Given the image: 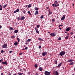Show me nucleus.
<instances>
[{"label": "nucleus", "mask_w": 75, "mask_h": 75, "mask_svg": "<svg viewBox=\"0 0 75 75\" xmlns=\"http://www.w3.org/2000/svg\"><path fill=\"white\" fill-rule=\"evenodd\" d=\"M65 54V52L64 51H62L60 52L59 54V55L61 56H62V55H64Z\"/></svg>", "instance_id": "obj_1"}, {"label": "nucleus", "mask_w": 75, "mask_h": 75, "mask_svg": "<svg viewBox=\"0 0 75 75\" xmlns=\"http://www.w3.org/2000/svg\"><path fill=\"white\" fill-rule=\"evenodd\" d=\"M54 4L55 7L59 6V4H58V1H55Z\"/></svg>", "instance_id": "obj_2"}, {"label": "nucleus", "mask_w": 75, "mask_h": 75, "mask_svg": "<svg viewBox=\"0 0 75 75\" xmlns=\"http://www.w3.org/2000/svg\"><path fill=\"white\" fill-rule=\"evenodd\" d=\"M45 75H50L51 72H48V71H45Z\"/></svg>", "instance_id": "obj_3"}, {"label": "nucleus", "mask_w": 75, "mask_h": 75, "mask_svg": "<svg viewBox=\"0 0 75 75\" xmlns=\"http://www.w3.org/2000/svg\"><path fill=\"white\" fill-rule=\"evenodd\" d=\"M50 35L52 37H55L56 35L54 33H52L50 34Z\"/></svg>", "instance_id": "obj_4"}, {"label": "nucleus", "mask_w": 75, "mask_h": 75, "mask_svg": "<svg viewBox=\"0 0 75 75\" xmlns=\"http://www.w3.org/2000/svg\"><path fill=\"white\" fill-rule=\"evenodd\" d=\"M47 54V53L46 52H44L42 53V55H43V56H45Z\"/></svg>", "instance_id": "obj_5"}, {"label": "nucleus", "mask_w": 75, "mask_h": 75, "mask_svg": "<svg viewBox=\"0 0 75 75\" xmlns=\"http://www.w3.org/2000/svg\"><path fill=\"white\" fill-rule=\"evenodd\" d=\"M2 47L3 48H7V45L4 44L2 45Z\"/></svg>", "instance_id": "obj_6"}, {"label": "nucleus", "mask_w": 75, "mask_h": 75, "mask_svg": "<svg viewBox=\"0 0 75 75\" xmlns=\"http://www.w3.org/2000/svg\"><path fill=\"white\" fill-rule=\"evenodd\" d=\"M2 64L4 65H7V63L6 62V61H5L4 62H2Z\"/></svg>", "instance_id": "obj_7"}, {"label": "nucleus", "mask_w": 75, "mask_h": 75, "mask_svg": "<svg viewBox=\"0 0 75 75\" xmlns=\"http://www.w3.org/2000/svg\"><path fill=\"white\" fill-rule=\"evenodd\" d=\"M65 16L64 15H63V17H62V18H61V20H64V19H65Z\"/></svg>", "instance_id": "obj_8"}, {"label": "nucleus", "mask_w": 75, "mask_h": 75, "mask_svg": "<svg viewBox=\"0 0 75 75\" xmlns=\"http://www.w3.org/2000/svg\"><path fill=\"white\" fill-rule=\"evenodd\" d=\"M19 11V9H17L16 11H14L13 13H18Z\"/></svg>", "instance_id": "obj_9"}, {"label": "nucleus", "mask_w": 75, "mask_h": 75, "mask_svg": "<svg viewBox=\"0 0 75 75\" xmlns=\"http://www.w3.org/2000/svg\"><path fill=\"white\" fill-rule=\"evenodd\" d=\"M24 18H25V17L24 16H21L20 20H24Z\"/></svg>", "instance_id": "obj_10"}, {"label": "nucleus", "mask_w": 75, "mask_h": 75, "mask_svg": "<svg viewBox=\"0 0 75 75\" xmlns=\"http://www.w3.org/2000/svg\"><path fill=\"white\" fill-rule=\"evenodd\" d=\"M39 13H38V11H35V15L36 16V15H38V14Z\"/></svg>", "instance_id": "obj_11"}, {"label": "nucleus", "mask_w": 75, "mask_h": 75, "mask_svg": "<svg viewBox=\"0 0 75 75\" xmlns=\"http://www.w3.org/2000/svg\"><path fill=\"white\" fill-rule=\"evenodd\" d=\"M73 61H74V60L72 59H69L67 61V62H73Z\"/></svg>", "instance_id": "obj_12"}, {"label": "nucleus", "mask_w": 75, "mask_h": 75, "mask_svg": "<svg viewBox=\"0 0 75 75\" xmlns=\"http://www.w3.org/2000/svg\"><path fill=\"white\" fill-rule=\"evenodd\" d=\"M70 29H71V28H68L66 29V31H69V30H70Z\"/></svg>", "instance_id": "obj_13"}, {"label": "nucleus", "mask_w": 75, "mask_h": 75, "mask_svg": "<svg viewBox=\"0 0 75 75\" xmlns=\"http://www.w3.org/2000/svg\"><path fill=\"white\" fill-rule=\"evenodd\" d=\"M48 11L49 13L50 14H52V12L51 11H50V10L49 9Z\"/></svg>", "instance_id": "obj_14"}, {"label": "nucleus", "mask_w": 75, "mask_h": 75, "mask_svg": "<svg viewBox=\"0 0 75 75\" xmlns=\"http://www.w3.org/2000/svg\"><path fill=\"white\" fill-rule=\"evenodd\" d=\"M39 71H42V70H43V69H42V68H41V67H40L39 68Z\"/></svg>", "instance_id": "obj_15"}, {"label": "nucleus", "mask_w": 75, "mask_h": 75, "mask_svg": "<svg viewBox=\"0 0 75 75\" xmlns=\"http://www.w3.org/2000/svg\"><path fill=\"white\" fill-rule=\"evenodd\" d=\"M69 65H74V62H71L69 64Z\"/></svg>", "instance_id": "obj_16"}, {"label": "nucleus", "mask_w": 75, "mask_h": 75, "mask_svg": "<svg viewBox=\"0 0 75 75\" xmlns=\"http://www.w3.org/2000/svg\"><path fill=\"white\" fill-rule=\"evenodd\" d=\"M35 10H36V11H37L38 10V8L37 7H35Z\"/></svg>", "instance_id": "obj_17"}, {"label": "nucleus", "mask_w": 75, "mask_h": 75, "mask_svg": "<svg viewBox=\"0 0 75 75\" xmlns=\"http://www.w3.org/2000/svg\"><path fill=\"white\" fill-rule=\"evenodd\" d=\"M17 44H18V42H15L14 43V45L16 46V45H17Z\"/></svg>", "instance_id": "obj_18"}, {"label": "nucleus", "mask_w": 75, "mask_h": 75, "mask_svg": "<svg viewBox=\"0 0 75 75\" xmlns=\"http://www.w3.org/2000/svg\"><path fill=\"white\" fill-rule=\"evenodd\" d=\"M17 74L18 75H23V73H20L18 74Z\"/></svg>", "instance_id": "obj_19"}, {"label": "nucleus", "mask_w": 75, "mask_h": 75, "mask_svg": "<svg viewBox=\"0 0 75 75\" xmlns=\"http://www.w3.org/2000/svg\"><path fill=\"white\" fill-rule=\"evenodd\" d=\"M68 34V35L65 37V39H67L68 38V37H69V36H68L69 35V34Z\"/></svg>", "instance_id": "obj_20"}, {"label": "nucleus", "mask_w": 75, "mask_h": 75, "mask_svg": "<svg viewBox=\"0 0 75 75\" xmlns=\"http://www.w3.org/2000/svg\"><path fill=\"white\" fill-rule=\"evenodd\" d=\"M14 33H18V30H15Z\"/></svg>", "instance_id": "obj_21"}, {"label": "nucleus", "mask_w": 75, "mask_h": 75, "mask_svg": "<svg viewBox=\"0 0 75 75\" xmlns=\"http://www.w3.org/2000/svg\"><path fill=\"white\" fill-rule=\"evenodd\" d=\"M10 29L11 30H14V29L12 27H10Z\"/></svg>", "instance_id": "obj_22"}, {"label": "nucleus", "mask_w": 75, "mask_h": 75, "mask_svg": "<svg viewBox=\"0 0 75 75\" xmlns=\"http://www.w3.org/2000/svg\"><path fill=\"white\" fill-rule=\"evenodd\" d=\"M55 74H56V75H59L58 74V72H57V71H56Z\"/></svg>", "instance_id": "obj_23"}, {"label": "nucleus", "mask_w": 75, "mask_h": 75, "mask_svg": "<svg viewBox=\"0 0 75 75\" xmlns=\"http://www.w3.org/2000/svg\"><path fill=\"white\" fill-rule=\"evenodd\" d=\"M36 32L37 33H38V34H39V31H38V30H36Z\"/></svg>", "instance_id": "obj_24"}, {"label": "nucleus", "mask_w": 75, "mask_h": 75, "mask_svg": "<svg viewBox=\"0 0 75 75\" xmlns=\"http://www.w3.org/2000/svg\"><path fill=\"white\" fill-rule=\"evenodd\" d=\"M35 68H37L38 67V65L37 64H35Z\"/></svg>", "instance_id": "obj_25"}, {"label": "nucleus", "mask_w": 75, "mask_h": 75, "mask_svg": "<svg viewBox=\"0 0 75 75\" xmlns=\"http://www.w3.org/2000/svg\"><path fill=\"white\" fill-rule=\"evenodd\" d=\"M40 18H41L42 19V18H44V16H43V15H42L40 17Z\"/></svg>", "instance_id": "obj_26"}, {"label": "nucleus", "mask_w": 75, "mask_h": 75, "mask_svg": "<svg viewBox=\"0 0 75 75\" xmlns=\"http://www.w3.org/2000/svg\"><path fill=\"white\" fill-rule=\"evenodd\" d=\"M15 37H16V36H14V35H13L11 37V38H15Z\"/></svg>", "instance_id": "obj_27"}, {"label": "nucleus", "mask_w": 75, "mask_h": 75, "mask_svg": "<svg viewBox=\"0 0 75 75\" xmlns=\"http://www.w3.org/2000/svg\"><path fill=\"white\" fill-rule=\"evenodd\" d=\"M38 40H40V41H42V39L41 38H38Z\"/></svg>", "instance_id": "obj_28"}, {"label": "nucleus", "mask_w": 75, "mask_h": 75, "mask_svg": "<svg viewBox=\"0 0 75 75\" xmlns=\"http://www.w3.org/2000/svg\"><path fill=\"white\" fill-rule=\"evenodd\" d=\"M52 21L53 22H55V19L53 18L52 19Z\"/></svg>", "instance_id": "obj_29"}, {"label": "nucleus", "mask_w": 75, "mask_h": 75, "mask_svg": "<svg viewBox=\"0 0 75 75\" xmlns=\"http://www.w3.org/2000/svg\"><path fill=\"white\" fill-rule=\"evenodd\" d=\"M55 63V64H57V61L56 60H54Z\"/></svg>", "instance_id": "obj_30"}, {"label": "nucleus", "mask_w": 75, "mask_h": 75, "mask_svg": "<svg viewBox=\"0 0 75 75\" xmlns=\"http://www.w3.org/2000/svg\"><path fill=\"white\" fill-rule=\"evenodd\" d=\"M61 64L60 63L58 64V67H61Z\"/></svg>", "instance_id": "obj_31"}, {"label": "nucleus", "mask_w": 75, "mask_h": 75, "mask_svg": "<svg viewBox=\"0 0 75 75\" xmlns=\"http://www.w3.org/2000/svg\"><path fill=\"white\" fill-rule=\"evenodd\" d=\"M31 7V4H29L28 6V7L30 8V7Z\"/></svg>", "instance_id": "obj_32"}, {"label": "nucleus", "mask_w": 75, "mask_h": 75, "mask_svg": "<svg viewBox=\"0 0 75 75\" xmlns=\"http://www.w3.org/2000/svg\"><path fill=\"white\" fill-rule=\"evenodd\" d=\"M27 41L28 42H29L30 41H31V39H29Z\"/></svg>", "instance_id": "obj_33"}, {"label": "nucleus", "mask_w": 75, "mask_h": 75, "mask_svg": "<svg viewBox=\"0 0 75 75\" xmlns=\"http://www.w3.org/2000/svg\"><path fill=\"white\" fill-rule=\"evenodd\" d=\"M37 28H40V25H37Z\"/></svg>", "instance_id": "obj_34"}, {"label": "nucleus", "mask_w": 75, "mask_h": 75, "mask_svg": "<svg viewBox=\"0 0 75 75\" xmlns=\"http://www.w3.org/2000/svg\"><path fill=\"white\" fill-rule=\"evenodd\" d=\"M23 12L24 13V14H25V10L23 11Z\"/></svg>", "instance_id": "obj_35"}, {"label": "nucleus", "mask_w": 75, "mask_h": 75, "mask_svg": "<svg viewBox=\"0 0 75 75\" xmlns=\"http://www.w3.org/2000/svg\"><path fill=\"white\" fill-rule=\"evenodd\" d=\"M7 4H6V5H5L4 6V8H5L6 7V6H7Z\"/></svg>", "instance_id": "obj_36"}, {"label": "nucleus", "mask_w": 75, "mask_h": 75, "mask_svg": "<svg viewBox=\"0 0 75 75\" xmlns=\"http://www.w3.org/2000/svg\"><path fill=\"white\" fill-rule=\"evenodd\" d=\"M17 19L18 20H20V18H19V17H18L17 18Z\"/></svg>", "instance_id": "obj_37"}, {"label": "nucleus", "mask_w": 75, "mask_h": 75, "mask_svg": "<svg viewBox=\"0 0 75 75\" xmlns=\"http://www.w3.org/2000/svg\"><path fill=\"white\" fill-rule=\"evenodd\" d=\"M1 53H3L4 52V51L3 50H1Z\"/></svg>", "instance_id": "obj_38"}, {"label": "nucleus", "mask_w": 75, "mask_h": 75, "mask_svg": "<svg viewBox=\"0 0 75 75\" xmlns=\"http://www.w3.org/2000/svg\"><path fill=\"white\" fill-rule=\"evenodd\" d=\"M17 40L18 42H19V41H20V39L18 38H17Z\"/></svg>", "instance_id": "obj_39"}, {"label": "nucleus", "mask_w": 75, "mask_h": 75, "mask_svg": "<svg viewBox=\"0 0 75 75\" xmlns=\"http://www.w3.org/2000/svg\"><path fill=\"white\" fill-rule=\"evenodd\" d=\"M28 49V47H26L25 48V50H27Z\"/></svg>", "instance_id": "obj_40"}, {"label": "nucleus", "mask_w": 75, "mask_h": 75, "mask_svg": "<svg viewBox=\"0 0 75 75\" xmlns=\"http://www.w3.org/2000/svg\"><path fill=\"white\" fill-rule=\"evenodd\" d=\"M28 14H30L31 13L30 12V11H28Z\"/></svg>", "instance_id": "obj_41"}, {"label": "nucleus", "mask_w": 75, "mask_h": 75, "mask_svg": "<svg viewBox=\"0 0 75 75\" xmlns=\"http://www.w3.org/2000/svg\"><path fill=\"white\" fill-rule=\"evenodd\" d=\"M41 48V46H39V49H40Z\"/></svg>", "instance_id": "obj_42"}, {"label": "nucleus", "mask_w": 75, "mask_h": 75, "mask_svg": "<svg viewBox=\"0 0 75 75\" xmlns=\"http://www.w3.org/2000/svg\"><path fill=\"white\" fill-rule=\"evenodd\" d=\"M2 61H3V59H1L0 60V62H2Z\"/></svg>", "instance_id": "obj_43"}, {"label": "nucleus", "mask_w": 75, "mask_h": 75, "mask_svg": "<svg viewBox=\"0 0 75 75\" xmlns=\"http://www.w3.org/2000/svg\"><path fill=\"white\" fill-rule=\"evenodd\" d=\"M61 38L60 37H59V38H58V40H61Z\"/></svg>", "instance_id": "obj_44"}, {"label": "nucleus", "mask_w": 75, "mask_h": 75, "mask_svg": "<svg viewBox=\"0 0 75 75\" xmlns=\"http://www.w3.org/2000/svg\"><path fill=\"white\" fill-rule=\"evenodd\" d=\"M2 8H3L2 7H1L0 8V10H2Z\"/></svg>", "instance_id": "obj_45"}, {"label": "nucleus", "mask_w": 75, "mask_h": 75, "mask_svg": "<svg viewBox=\"0 0 75 75\" xmlns=\"http://www.w3.org/2000/svg\"><path fill=\"white\" fill-rule=\"evenodd\" d=\"M52 6L53 7H54V6H55V4H52Z\"/></svg>", "instance_id": "obj_46"}, {"label": "nucleus", "mask_w": 75, "mask_h": 75, "mask_svg": "<svg viewBox=\"0 0 75 75\" xmlns=\"http://www.w3.org/2000/svg\"><path fill=\"white\" fill-rule=\"evenodd\" d=\"M13 52L12 51H9V53H11V52Z\"/></svg>", "instance_id": "obj_47"}, {"label": "nucleus", "mask_w": 75, "mask_h": 75, "mask_svg": "<svg viewBox=\"0 0 75 75\" xmlns=\"http://www.w3.org/2000/svg\"><path fill=\"white\" fill-rule=\"evenodd\" d=\"M2 68V66H1L0 67V70Z\"/></svg>", "instance_id": "obj_48"}, {"label": "nucleus", "mask_w": 75, "mask_h": 75, "mask_svg": "<svg viewBox=\"0 0 75 75\" xmlns=\"http://www.w3.org/2000/svg\"><path fill=\"white\" fill-rule=\"evenodd\" d=\"M35 30H38V29H37V27H35Z\"/></svg>", "instance_id": "obj_49"}, {"label": "nucleus", "mask_w": 75, "mask_h": 75, "mask_svg": "<svg viewBox=\"0 0 75 75\" xmlns=\"http://www.w3.org/2000/svg\"><path fill=\"white\" fill-rule=\"evenodd\" d=\"M71 35H72V34H73V32H71Z\"/></svg>", "instance_id": "obj_50"}, {"label": "nucleus", "mask_w": 75, "mask_h": 75, "mask_svg": "<svg viewBox=\"0 0 75 75\" xmlns=\"http://www.w3.org/2000/svg\"><path fill=\"white\" fill-rule=\"evenodd\" d=\"M19 55H22V53H20L19 54Z\"/></svg>", "instance_id": "obj_51"}, {"label": "nucleus", "mask_w": 75, "mask_h": 75, "mask_svg": "<svg viewBox=\"0 0 75 75\" xmlns=\"http://www.w3.org/2000/svg\"><path fill=\"white\" fill-rule=\"evenodd\" d=\"M63 25H60V26H61V27H62Z\"/></svg>", "instance_id": "obj_52"}, {"label": "nucleus", "mask_w": 75, "mask_h": 75, "mask_svg": "<svg viewBox=\"0 0 75 75\" xmlns=\"http://www.w3.org/2000/svg\"><path fill=\"white\" fill-rule=\"evenodd\" d=\"M19 71H22V69H20V70H19Z\"/></svg>", "instance_id": "obj_53"}, {"label": "nucleus", "mask_w": 75, "mask_h": 75, "mask_svg": "<svg viewBox=\"0 0 75 75\" xmlns=\"http://www.w3.org/2000/svg\"><path fill=\"white\" fill-rule=\"evenodd\" d=\"M2 27V26H1L0 25V29H1Z\"/></svg>", "instance_id": "obj_54"}, {"label": "nucleus", "mask_w": 75, "mask_h": 75, "mask_svg": "<svg viewBox=\"0 0 75 75\" xmlns=\"http://www.w3.org/2000/svg\"><path fill=\"white\" fill-rule=\"evenodd\" d=\"M17 74H13V75H17Z\"/></svg>", "instance_id": "obj_55"}, {"label": "nucleus", "mask_w": 75, "mask_h": 75, "mask_svg": "<svg viewBox=\"0 0 75 75\" xmlns=\"http://www.w3.org/2000/svg\"><path fill=\"white\" fill-rule=\"evenodd\" d=\"M59 30H62L61 28H60V27L59 28Z\"/></svg>", "instance_id": "obj_56"}, {"label": "nucleus", "mask_w": 75, "mask_h": 75, "mask_svg": "<svg viewBox=\"0 0 75 75\" xmlns=\"http://www.w3.org/2000/svg\"><path fill=\"white\" fill-rule=\"evenodd\" d=\"M2 7V6H1V5L0 4V7Z\"/></svg>", "instance_id": "obj_57"}, {"label": "nucleus", "mask_w": 75, "mask_h": 75, "mask_svg": "<svg viewBox=\"0 0 75 75\" xmlns=\"http://www.w3.org/2000/svg\"><path fill=\"white\" fill-rule=\"evenodd\" d=\"M9 75H11V73L9 74Z\"/></svg>", "instance_id": "obj_58"}, {"label": "nucleus", "mask_w": 75, "mask_h": 75, "mask_svg": "<svg viewBox=\"0 0 75 75\" xmlns=\"http://www.w3.org/2000/svg\"><path fill=\"white\" fill-rule=\"evenodd\" d=\"M1 75H3V73H1Z\"/></svg>", "instance_id": "obj_59"}, {"label": "nucleus", "mask_w": 75, "mask_h": 75, "mask_svg": "<svg viewBox=\"0 0 75 75\" xmlns=\"http://www.w3.org/2000/svg\"><path fill=\"white\" fill-rule=\"evenodd\" d=\"M43 59L44 60H45V58H43Z\"/></svg>", "instance_id": "obj_60"}, {"label": "nucleus", "mask_w": 75, "mask_h": 75, "mask_svg": "<svg viewBox=\"0 0 75 75\" xmlns=\"http://www.w3.org/2000/svg\"><path fill=\"white\" fill-rule=\"evenodd\" d=\"M27 6H28L27 5H26L25 6L26 7H27Z\"/></svg>", "instance_id": "obj_61"}, {"label": "nucleus", "mask_w": 75, "mask_h": 75, "mask_svg": "<svg viewBox=\"0 0 75 75\" xmlns=\"http://www.w3.org/2000/svg\"><path fill=\"white\" fill-rule=\"evenodd\" d=\"M24 47H26V46H25V45H24Z\"/></svg>", "instance_id": "obj_62"}, {"label": "nucleus", "mask_w": 75, "mask_h": 75, "mask_svg": "<svg viewBox=\"0 0 75 75\" xmlns=\"http://www.w3.org/2000/svg\"><path fill=\"white\" fill-rule=\"evenodd\" d=\"M58 27H59H59H60V25H59V26H58Z\"/></svg>", "instance_id": "obj_63"}, {"label": "nucleus", "mask_w": 75, "mask_h": 75, "mask_svg": "<svg viewBox=\"0 0 75 75\" xmlns=\"http://www.w3.org/2000/svg\"><path fill=\"white\" fill-rule=\"evenodd\" d=\"M75 75V74H72V75Z\"/></svg>", "instance_id": "obj_64"}]
</instances>
